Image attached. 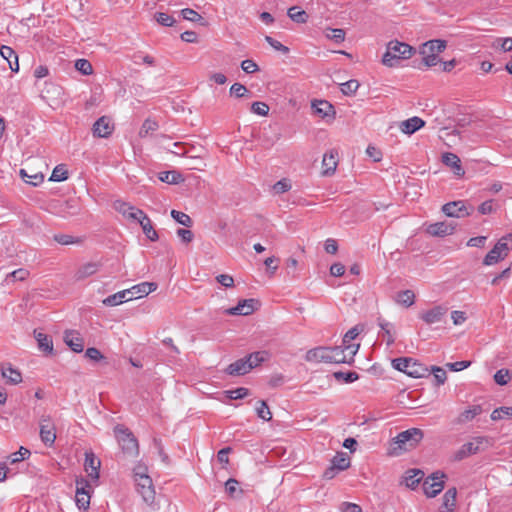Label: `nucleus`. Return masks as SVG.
Segmentation results:
<instances>
[{
    "instance_id": "obj_64",
    "label": "nucleus",
    "mask_w": 512,
    "mask_h": 512,
    "mask_svg": "<svg viewBox=\"0 0 512 512\" xmlns=\"http://www.w3.org/2000/svg\"><path fill=\"white\" fill-rule=\"evenodd\" d=\"M341 512H362V508L355 503L343 502L340 506Z\"/></svg>"
},
{
    "instance_id": "obj_59",
    "label": "nucleus",
    "mask_w": 512,
    "mask_h": 512,
    "mask_svg": "<svg viewBox=\"0 0 512 512\" xmlns=\"http://www.w3.org/2000/svg\"><path fill=\"white\" fill-rule=\"evenodd\" d=\"M265 41L276 51H280L283 54L289 53V48L285 45H283L278 40L272 38L271 36H265Z\"/></svg>"
},
{
    "instance_id": "obj_27",
    "label": "nucleus",
    "mask_w": 512,
    "mask_h": 512,
    "mask_svg": "<svg viewBox=\"0 0 512 512\" xmlns=\"http://www.w3.org/2000/svg\"><path fill=\"white\" fill-rule=\"evenodd\" d=\"M157 289V284L154 282H142L140 284L134 285L130 289H128L129 294L134 298V295H138V297L147 296L151 292Z\"/></svg>"
},
{
    "instance_id": "obj_16",
    "label": "nucleus",
    "mask_w": 512,
    "mask_h": 512,
    "mask_svg": "<svg viewBox=\"0 0 512 512\" xmlns=\"http://www.w3.org/2000/svg\"><path fill=\"white\" fill-rule=\"evenodd\" d=\"M360 331L361 330L358 328V326L352 327L345 333V335L343 337L341 347L344 349V351L349 352L350 359H353L354 355L357 353V351L360 347L359 344H351L350 342L352 340H354L359 335Z\"/></svg>"
},
{
    "instance_id": "obj_63",
    "label": "nucleus",
    "mask_w": 512,
    "mask_h": 512,
    "mask_svg": "<svg viewBox=\"0 0 512 512\" xmlns=\"http://www.w3.org/2000/svg\"><path fill=\"white\" fill-rule=\"evenodd\" d=\"M230 93L237 98H242L246 96L248 90L244 85L240 83H234L230 88Z\"/></svg>"
},
{
    "instance_id": "obj_45",
    "label": "nucleus",
    "mask_w": 512,
    "mask_h": 512,
    "mask_svg": "<svg viewBox=\"0 0 512 512\" xmlns=\"http://www.w3.org/2000/svg\"><path fill=\"white\" fill-rule=\"evenodd\" d=\"M67 178H68L67 169L65 168V165L60 164V165H57L53 169L49 180L54 181V182H61V181L66 180Z\"/></svg>"
},
{
    "instance_id": "obj_1",
    "label": "nucleus",
    "mask_w": 512,
    "mask_h": 512,
    "mask_svg": "<svg viewBox=\"0 0 512 512\" xmlns=\"http://www.w3.org/2000/svg\"><path fill=\"white\" fill-rule=\"evenodd\" d=\"M308 362H324V363H348L353 359H347L344 349L341 346L335 347H317L310 349L305 356Z\"/></svg>"
},
{
    "instance_id": "obj_35",
    "label": "nucleus",
    "mask_w": 512,
    "mask_h": 512,
    "mask_svg": "<svg viewBox=\"0 0 512 512\" xmlns=\"http://www.w3.org/2000/svg\"><path fill=\"white\" fill-rule=\"evenodd\" d=\"M396 302L405 307H410L415 302V294L412 290H403L397 293Z\"/></svg>"
},
{
    "instance_id": "obj_51",
    "label": "nucleus",
    "mask_w": 512,
    "mask_h": 512,
    "mask_svg": "<svg viewBox=\"0 0 512 512\" xmlns=\"http://www.w3.org/2000/svg\"><path fill=\"white\" fill-rule=\"evenodd\" d=\"M410 357H399L392 360V367L400 372L407 374L410 364Z\"/></svg>"
},
{
    "instance_id": "obj_15",
    "label": "nucleus",
    "mask_w": 512,
    "mask_h": 512,
    "mask_svg": "<svg viewBox=\"0 0 512 512\" xmlns=\"http://www.w3.org/2000/svg\"><path fill=\"white\" fill-rule=\"evenodd\" d=\"M64 342L73 352L81 353L84 350V340L76 330H66L64 332Z\"/></svg>"
},
{
    "instance_id": "obj_49",
    "label": "nucleus",
    "mask_w": 512,
    "mask_h": 512,
    "mask_svg": "<svg viewBox=\"0 0 512 512\" xmlns=\"http://www.w3.org/2000/svg\"><path fill=\"white\" fill-rule=\"evenodd\" d=\"M510 417H512V406L511 407L502 406L500 408L493 410V412L491 413V419L493 421H497V420H500L503 418H510Z\"/></svg>"
},
{
    "instance_id": "obj_21",
    "label": "nucleus",
    "mask_w": 512,
    "mask_h": 512,
    "mask_svg": "<svg viewBox=\"0 0 512 512\" xmlns=\"http://www.w3.org/2000/svg\"><path fill=\"white\" fill-rule=\"evenodd\" d=\"M252 370V366L251 364L249 363V360H247V357H244L242 359H239L233 363H231L227 368H226V373L229 374V375H237V376H240V375H245L247 374L248 372H250Z\"/></svg>"
},
{
    "instance_id": "obj_57",
    "label": "nucleus",
    "mask_w": 512,
    "mask_h": 512,
    "mask_svg": "<svg viewBox=\"0 0 512 512\" xmlns=\"http://www.w3.org/2000/svg\"><path fill=\"white\" fill-rule=\"evenodd\" d=\"M510 379V373L507 369H500L494 374V381L498 385H506Z\"/></svg>"
},
{
    "instance_id": "obj_11",
    "label": "nucleus",
    "mask_w": 512,
    "mask_h": 512,
    "mask_svg": "<svg viewBox=\"0 0 512 512\" xmlns=\"http://www.w3.org/2000/svg\"><path fill=\"white\" fill-rule=\"evenodd\" d=\"M40 438L48 447H51L56 439L55 425L50 416H42L40 421Z\"/></svg>"
},
{
    "instance_id": "obj_56",
    "label": "nucleus",
    "mask_w": 512,
    "mask_h": 512,
    "mask_svg": "<svg viewBox=\"0 0 512 512\" xmlns=\"http://www.w3.org/2000/svg\"><path fill=\"white\" fill-rule=\"evenodd\" d=\"M251 111L259 116H267L269 112V106L264 102L256 101L252 103Z\"/></svg>"
},
{
    "instance_id": "obj_5",
    "label": "nucleus",
    "mask_w": 512,
    "mask_h": 512,
    "mask_svg": "<svg viewBox=\"0 0 512 512\" xmlns=\"http://www.w3.org/2000/svg\"><path fill=\"white\" fill-rule=\"evenodd\" d=\"M508 240H512V233H509L498 240L494 247L484 257L483 264L486 266L494 265L507 257L509 251L512 249L508 244Z\"/></svg>"
},
{
    "instance_id": "obj_7",
    "label": "nucleus",
    "mask_w": 512,
    "mask_h": 512,
    "mask_svg": "<svg viewBox=\"0 0 512 512\" xmlns=\"http://www.w3.org/2000/svg\"><path fill=\"white\" fill-rule=\"evenodd\" d=\"M444 478L446 475L442 471H436L428 476L422 485L424 494L429 498L436 497L444 489Z\"/></svg>"
},
{
    "instance_id": "obj_32",
    "label": "nucleus",
    "mask_w": 512,
    "mask_h": 512,
    "mask_svg": "<svg viewBox=\"0 0 512 512\" xmlns=\"http://www.w3.org/2000/svg\"><path fill=\"white\" fill-rule=\"evenodd\" d=\"M424 477V472L420 469H410L405 473V484L410 489H415Z\"/></svg>"
},
{
    "instance_id": "obj_44",
    "label": "nucleus",
    "mask_w": 512,
    "mask_h": 512,
    "mask_svg": "<svg viewBox=\"0 0 512 512\" xmlns=\"http://www.w3.org/2000/svg\"><path fill=\"white\" fill-rule=\"evenodd\" d=\"M29 276V271L24 268H19L14 270L13 272L7 274L5 278L6 283L14 282V281H24Z\"/></svg>"
},
{
    "instance_id": "obj_4",
    "label": "nucleus",
    "mask_w": 512,
    "mask_h": 512,
    "mask_svg": "<svg viewBox=\"0 0 512 512\" xmlns=\"http://www.w3.org/2000/svg\"><path fill=\"white\" fill-rule=\"evenodd\" d=\"M492 446V441L486 436H478L473 438L471 442L463 444L454 454L455 461H461L468 456L485 451Z\"/></svg>"
},
{
    "instance_id": "obj_62",
    "label": "nucleus",
    "mask_w": 512,
    "mask_h": 512,
    "mask_svg": "<svg viewBox=\"0 0 512 512\" xmlns=\"http://www.w3.org/2000/svg\"><path fill=\"white\" fill-rule=\"evenodd\" d=\"M265 353L264 352H254L247 356V360H249V363L252 366V369L254 367H257L260 363H262L265 360Z\"/></svg>"
},
{
    "instance_id": "obj_61",
    "label": "nucleus",
    "mask_w": 512,
    "mask_h": 512,
    "mask_svg": "<svg viewBox=\"0 0 512 512\" xmlns=\"http://www.w3.org/2000/svg\"><path fill=\"white\" fill-rule=\"evenodd\" d=\"M273 189L277 194L285 193L291 189V184L287 179H281L273 185Z\"/></svg>"
},
{
    "instance_id": "obj_20",
    "label": "nucleus",
    "mask_w": 512,
    "mask_h": 512,
    "mask_svg": "<svg viewBox=\"0 0 512 512\" xmlns=\"http://www.w3.org/2000/svg\"><path fill=\"white\" fill-rule=\"evenodd\" d=\"M338 164V152L336 150H330L323 156L322 166L323 175L330 176L334 174Z\"/></svg>"
},
{
    "instance_id": "obj_46",
    "label": "nucleus",
    "mask_w": 512,
    "mask_h": 512,
    "mask_svg": "<svg viewBox=\"0 0 512 512\" xmlns=\"http://www.w3.org/2000/svg\"><path fill=\"white\" fill-rule=\"evenodd\" d=\"M429 370H430V374L431 373L433 374L436 386H441L445 383V381L447 379V374L443 368H441L439 366H431V368H429Z\"/></svg>"
},
{
    "instance_id": "obj_3",
    "label": "nucleus",
    "mask_w": 512,
    "mask_h": 512,
    "mask_svg": "<svg viewBox=\"0 0 512 512\" xmlns=\"http://www.w3.org/2000/svg\"><path fill=\"white\" fill-rule=\"evenodd\" d=\"M114 434L124 455L131 458L139 455L138 440L129 428L118 424L114 427Z\"/></svg>"
},
{
    "instance_id": "obj_58",
    "label": "nucleus",
    "mask_w": 512,
    "mask_h": 512,
    "mask_svg": "<svg viewBox=\"0 0 512 512\" xmlns=\"http://www.w3.org/2000/svg\"><path fill=\"white\" fill-rule=\"evenodd\" d=\"M30 451L27 448L20 447V449L10 456V463L14 464L23 461L30 456Z\"/></svg>"
},
{
    "instance_id": "obj_37",
    "label": "nucleus",
    "mask_w": 512,
    "mask_h": 512,
    "mask_svg": "<svg viewBox=\"0 0 512 512\" xmlns=\"http://www.w3.org/2000/svg\"><path fill=\"white\" fill-rule=\"evenodd\" d=\"M20 177L27 183L34 187L40 185L44 181V175L42 173L28 174L25 169L19 171Z\"/></svg>"
},
{
    "instance_id": "obj_39",
    "label": "nucleus",
    "mask_w": 512,
    "mask_h": 512,
    "mask_svg": "<svg viewBox=\"0 0 512 512\" xmlns=\"http://www.w3.org/2000/svg\"><path fill=\"white\" fill-rule=\"evenodd\" d=\"M159 180L168 184H178L183 181V177L177 171H164L159 173Z\"/></svg>"
},
{
    "instance_id": "obj_40",
    "label": "nucleus",
    "mask_w": 512,
    "mask_h": 512,
    "mask_svg": "<svg viewBox=\"0 0 512 512\" xmlns=\"http://www.w3.org/2000/svg\"><path fill=\"white\" fill-rule=\"evenodd\" d=\"M325 36L329 40H332L333 42L340 44L345 40L346 32L341 28H327L325 30Z\"/></svg>"
},
{
    "instance_id": "obj_13",
    "label": "nucleus",
    "mask_w": 512,
    "mask_h": 512,
    "mask_svg": "<svg viewBox=\"0 0 512 512\" xmlns=\"http://www.w3.org/2000/svg\"><path fill=\"white\" fill-rule=\"evenodd\" d=\"M456 225L452 222H436L426 228V232L434 237H445L453 234Z\"/></svg>"
},
{
    "instance_id": "obj_48",
    "label": "nucleus",
    "mask_w": 512,
    "mask_h": 512,
    "mask_svg": "<svg viewBox=\"0 0 512 512\" xmlns=\"http://www.w3.org/2000/svg\"><path fill=\"white\" fill-rule=\"evenodd\" d=\"M334 378L338 381L342 380L345 383H352L359 379L358 373L354 371L342 372L338 371L333 374Z\"/></svg>"
},
{
    "instance_id": "obj_42",
    "label": "nucleus",
    "mask_w": 512,
    "mask_h": 512,
    "mask_svg": "<svg viewBox=\"0 0 512 512\" xmlns=\"http://www.w3.org/2000/svg\"><path fill=\"white\" fill-rule=\"evenodd\" d=\"M159 128L158 123L155 120L146 119L139 131V136L141 138L147 137L152 132L156 131Z\"/></svg>"
},
{
    "instance_id": "obj_10",
    "label": "nucleus",
    "mask_w": 512,
    "mask_h": 512,
    "mask_svg": "<svg viewBox=\"0 0 512 512\" xmlns=\"http://www.w3.org/2000/svg\"><path fill=\"white\" fill-rule=\"evenodd\" d=\"M260 307V302L257 299L250 298L238 302L235 307L228 308L224 311L227 315H242L248 316Z\"/></svg>"
},
{
    "instance_id": "obj_43",
    "label": "nucleus",
    "mask_w": 512,
    "mask_h": 512,
    "mask_svg": "<svg viewBox=\"0 0 512 512\" xmlns=\"http://www.w3.org/2000/svg\"><path fill=\"white\" fill-rule=\"evenodd\" d=\"M171 217L179 224L185 226V227H188L190 228L192 225H193V221L191 219V217L184 213V212H181V211H177V210H172L171 211Z\"/></svg>"
},
{
    "instance_id": "obj_9",
    "label": "nucleus",
    "mask_w": 512,
    "mask_h": 512,
    "mask_svg": "<svg viewBox=\"0 0 512 512\" xmlns=\"http://www.w3.org/2000/svg\"><path fill=\"white\" fill-rule=\"evenodd\" d=\"M135 481L137 491L141 494L146 503L153 502L155 498V491L152 484V479L146 474H135Z\"/></svg>"
},
{
    "instance_id": "obj_47",
    "label": "nucleus",
    "mask_w": 512,
    "mask_h": 512,
    "mask_svg": "<svg viewBox=\"0 0 512 512\" xmlns=\"http://www.w3.org/2000/svg\"><path fill=\"white\" fill-rule=\"evenodd\" d=\"M256 406V413L259 418L264 421H270L272 419V413L269 410L267 403L264 400L258 401Z\"/></svg>"
},
{
    "instance_id": "obj_36",
    "label": "nucleus",
    "mask_w": 512,
    "mask_h": 512,
    "mask_svg": "<svg viewBox=\"0 0 512 512\" xmlns=\"http://www.w3.org/2000/svg\"><path fill=\"white\" fill-rule=\"evenodd\" d=\"M287 15L292 21L299 24H304L308 20V14L297 6L290 7L287 11Z\"/></svg>"
},
{
    "instance_id": "obj_34",
    "label": "nucleus",
    "mask_w": 512,
    "mask_h": 512,
    "mask_svg": "<svg viewBox=\"0 0 512 512\" xmlns=\"http://www.w3.org/2000/svg\"><path fill=\"white\" fill-rule=\"evenodd\" d=\"M457 501L456 487L449 488L443 495L442 508L445 510H455Z\"/></svg>"
},
{
    "instance_id": "obj_33",
    "label": "nucleus",
    "mask_w": 512,
    "mask_h": 512,
    "mask_svg": "<svg viewBox=\"0 0 512 512\" xmlns=\"http://www.w3.org/2000/svg\"><path fill=\"white\" fill-rule=\"evenodd\" d=\"M378 325L382 330V336L387 346H391L395 342V338L392 333L393 325L384 319H378Z\"/></svg>"
},
{
    "instance_id": "obj_17",
    "label": "nucleus",
    "mask_w": 512,
    "mask_h": 512,
    "mask_svg": "<svg viewBox=\"0 0 512 512\" xmlns=\"http://www.w3.org/2000/svg\"><path fill=\"white\" fill-rule=\"evenodd\" d=\"M101 462L93 452L85 453L84 468L92 480H98Z\"/></svg>"
},
{
    "instance_id": "obj_2",
    "label": "nucleus",
    "mask_w": 512,
    "mask_h": 512,
    "mask_svg": "<svg viewBox=\"0 0 512 512\" xmlns=\"http://www.w3.org/2000/svg\"><path fill=\"white\" fill-rule=\"evenodd\" d=\"M414 52V48L407 43L397 40L390 41L382 57V63L388 67H395L400 60L409 59Z\"/></svg>"
},
{
    "instance_id": "obj_26",
    "label": "nucleus",
    "mask_w": 512,
    "mask_h": 512,
    "mask_svg": "<svg viewBox=\"0 0 512 512\" xmlns=\"http://www.w3.org/2000/svg\"><path fill=\"white\" fill-rule=\"evenodd\" d=\"M425 125V121L421 118L414 116L412 118H409L405 121H403L400 125V129L403 133L407 135H411L418 131L420 128H422Z\"/></svg>"
},
{
    "instance_id": "obj_60",
    "label": "nucleus",
    "mask_w": 512,
    "mask_h": 512,
    "mask_svg": "<svg viewBox=\"0 0 512 512\" xmlns=\"http://www.w3.org/2000/svg\"><path fill=\"white\" fill-rule=\"evenodd\" d=\"M156 21L162 26H173L175 19L167 13L158 12L156 14Z\"/></svg>"
},
{
    "instance_id": "obj_25",
    "label": "nucleus",
    "mask_w": 512,
    "mask_h": 512,
    "mask_svg": "<svg viewBox=\"0 0 512 512\" xmlns=\"http://www.w3.org/2000/svg\"><path fill=\"white\" fill-rule=\"evenodd\" d=\"M1 374L9 384L16 385L22 382L21 372L18 369L13 368L11 364L2 365Z\"/></svg>"
},
{
    "instance_id": "obj_29",
    "label": "nucleus",
    "mask_w": 512,
    "mask_h": 512,
    "mask_svg": "<svg viewBox=\"0 0 512 512\" xmlns=\"http://www.w3.org/2000/svg\"><path fill=\"white\" fill-rule=\"evenodd\" d=\"M129 300H132V296L129 294V291L128 289L126 290H123V291H119L113 295H110L108 297H106L102 303L105 305V306H117V305H120L126 301H129Z\"/></svg>"
},
{
    "instance_id": "obj_24",
    "label": "nucleus",
    "mask_w": 512,
    "mask_h": 512,
    "mask_svg": "<svg viewBox=\"0 0 512 512\" xmlns=\"http://www.w3.org/2000/svg\"><path fill=\"white\" fill-rule=\"evenodd\" d=\"M407 375L412 378H424L430 375V370L426 365L411 358Z\"/></svg>"
},
{
    "instance_id": "obj_52",
    "label": "nucleus",
    "mask_w": 512,
    "mask_h": 512,
    "mask_svg": "<svg viewBox=\"0 0 512 512\" xmlns=\"http://www.w3.org/2000/svg\"><path fill=\"white\" fill-rule=\"evenodd\" d=\"M76 484V495H84L86 493L90 494V483L89 481L84 477L76 478L75 481Z\"/></svg>"
},
{
    "instance_id": "obj_55",
    "label": "nucleus",
    "mask_w": 512,
    "mask_h": 512,
    "mask_svg": "<svg viewBox=\"0 0 512 512\" xmlns=\"http://www.w3.org/2000/svg\"><path fill=\"white\" fill-rule=\"evenodd\" d=\"M227 397L232 400L243 399L249 395V389L245 387H239L226 392Z\"/></svg>"
},
{
    "instance_id": "obj_23",
    "label": "nucleus",
    "mask_w": 512,
    "mask_h": 512,
    "mask_svg": "<svg viewBox=\"0 0 512 512\" xmlns=\"http://www.w3.org/2000/svg\"><path fill=\"white\" fill-rule=\"evenodd\" d=\"M447 46V42L441 39L429 40L422 44L420 48V54H434L438 55Z\"/></svg>"
},
{
    "instance_id": "obj_53",
    "label": "nucleus",
    "mask_w": 512,
    "mask_h": 512,
    "mask_svg": "<svg viewBox=\"0 0 512 512\" xmlns=\"http://www.w3.org/2000/svg\"><path fill=\"white\" fill-rule=\"evenodd\" d=\"M359 88V82L355 79H351L341 84V91L344 95H353Z\"/></svg>"
},
{
    "instance_id": "obj_8",
    "label": "nucleus",
    "mask_w": 512,
    "mask_h": 512,
    "mask_svg": "<svg viewBox=\"0 0 512 512\" xmlns=\"http://www.w3.org/2000/svg\"><path fill=\"white\" fill-rule=\"evenodd\" d=\"M441 210L447 217L464 218L474 212V207L463 200H458L444 204Z\"/></svg>"
},
{
    "instance_id": "obj_22",
    "label": "nucleus",
    "mask_w": 512,
    "mask_h": 512,
    "mask_svg": "<svg viewBox=\"0 0 512 512\" xmlns=\"http://www.w3.org/2000/svg\"><path fill=\"white\" fill-rule=\"evenodd\" d=\"M311 107L314 113L322 118L334 117L335 115L334 106L326 100H314L311 103Z\"/></svg>"
},
{
    "instance_id": "obj_38",
    "label": "nucleus",
    "mask_w": 512,
    "mask_h": 512,
    "mask_svg": "<svg viewBox=\"0 0 512 512\" xmlns=\"http://www.w3.org/2000/svg\"><path fill=\"white\" fill-rule=\"evenodd\" d=\"M141 228L143 230V233L147 236V238L151 241L158 240L159 236L157 231L153 228L152 222L150 218L146 215L145 219H142L141 221Z\"/></svg>"
},
{
    "instance_id": "obj_19",
    "label": "nucleus",
    "mask_w": 512,
    "mask_h": 512,
    "mask_svg": "<svg viewBox=\"0 0 512 512\" xmlns=\"http://www.w3.org/2000/svg\"><path fill=\"white\" fill-rule=\"evenodd\" d=\"M102 264L100 262H87L83 265H81L74 274V279L76 281H82L94 274H96Z\"/></svg>"
},
{
    "instance_id": "obj_12",
    "label": "nucleus",
    "mask_w": 512,
    "mask_h": 512,
    "mask_svg": "<svg viewBox=\"0 0 512 512\" xmlns=\"http://www.w3.org/2000/svg\"><path fill=\"white\" fill-rule=\"evenodd\" d=\"M448 308L444 306H434L433 308L420 313L419 317L427 324L432 325L444 320Z\"/></svg>"
},
{
    "instance_id": "obj_30",
    "label": "nucleus",
    "mask_w": 512,
    "mask_h": 512,
    "mask_svg": "<svg viewBox=\"0 0 512 512\" xmlns=\"http://www.w3.org/2000/svg\"><path fill=\"white\" fill-rule=\"evenodd\" d=\"M34 336L37 341L39 350L48 354L53 353V341L50 336L42 332H38L37 330H34Z\"/></svg>"
},
{
    "instance_id": "obj_6",
    "label": "nucleus",
    "mask_w": 512,
    "mask_h": 512,
    "mask_svg": "<svg viewBox=\"0 0 512 512\" xmlns=\"http://www.w3.org/2000/svg\"><path fill=\"white\" fill-rule=\"evenodd\" d=\"M424 437V433L419 428H410L400 432L396 438L395 443L398 444L400 449L409 450L414 448Z\"/></svg>"
},
{
    "instance_id": "obj_50",
    "label": "nucleus",
    "mask_w": 512,
    "mask_h": 512,
    "mask_svg": "<svg viewBox=\"0 0 512 512\" xmlns=\"http://www.w3.org/2000/svg\"><path fill=\"white\" fill-rule=\"evenodd\" d=\"M75 68L83 75H91L93 73V67L87 59L76 60Z\"/></svg>"
},
{
    "instance_id": "obj_54",
    "label": "nucleus",
    "mask_w": 512,
    "mask_h": 512,
    "mask_svg": "<svg viewBox=\"0 0 512 512\" xmlns=\"http://www.w3.org/2000/svg\"><path fill=\"white\" fill-rule=\"evenodd\" d=\"M181 15L185 20L191 22H199L203 20V17L193 9L184 8L181 10Z\"/></svg>"
},
{
    "instance_id": "obj_28",
    "label": "nucleus",
    "mask_w": 512,
    "mask_h": 512,
    "mask_svg": "<svg viewBox=\"0 0 512 512\" xmlns=\"http://www.w3.org/2000/svg\"><path fill=\"white\" fill-rule=\"evenodd\" d=\"M0 54L8 62L13 72L19 71L18 55L11 47L3 45L0 49Z\"/></svg>"
},
{
    "instance_id": "obj_41",
    "label": "nucleus",
    "mask_w": 512,
    "mask_h": 512,
    "mask_svg": "<svg viewBox=\"0 0 512 512\" xmlns=\"http://www.w3.org/2000/svg\"><path fill=\"white\" fill-rule=\"evenodd\" d=\"M332 465L338 469V471H343L349 468L350 459L346 456L345 453L340 452L337 453L336 456L332 459Z\"/></svg>"
},
{
    "instance_id": "obj_18",
    "label": "nucleus",
    "mask_w": 512,
    "mask_h": 512,
    "mask_svg": "<svg viewBox=\"0 0 512 512\" xmlns=\"http://www.w3.org/2000/svg\"><path fill=\"white\" fill-rule=\"evenodd\" d=\"M442 162L444 165L450 167L453 170L454 175H456L457 177L464 176L465 170L461 165L460 158L456 154L452 152L443 153Z\"/></svg>"
},
{
    "instance_id": "obj_14",
    "label": "nucleus",
    "mask_w": 512,
    "mask_h": 512,
    "mask_svg": "<svg viewBox=\"0 0 512 512\" xmlns=\"http://www.w3.org/2000/svg\"><path fill=\"white\" fill-rule=\"evenodd\" d=\"M92 130L95 137L107 138L112 134L114 125L109 117L102 116L94 123Z\"/></svg>"
},
{
    "instance_id": "obj_31",
    "label": "nucleus",
    "mask_w": 512,
    "mask_h": 512,
    "mask_svg": "<svg viewBox=\"0 0 512 512\" xmlns=\"http://www.w3.org/2000/svg\"><path fill=\"white\" fill-rule=\"evenodd\" d=\"M483 412L481 405H473L464 410L456 419L457 424H464L473 420L476 416Z\"/></svg>"
}]
</instances>
